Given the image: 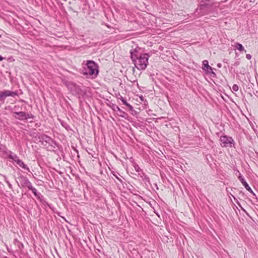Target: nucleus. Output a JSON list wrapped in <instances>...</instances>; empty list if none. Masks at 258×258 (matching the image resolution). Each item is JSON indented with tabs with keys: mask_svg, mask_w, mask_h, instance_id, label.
Masks as SVG:
<instances>
[{
	"mask_svg": "<svg viewBox=\"0 0 258 258\" xmlns=\"http://www.w3.org/2000/svg\"><path fill=\"white\" fill-rule=\"evenodd\" d=\"M141 48L138 46L132 48L130 50L131 57L135 67L139 70H144L148 64L149 56L147 53L141 52Z\"/></svg>",
	"mask_w": 258,
	"mask_h": 258,
	"instance_id": "nucleus-1",
	"label": "nucleus"
},
{
	"mask_svg": "<svg viewBox=\"0 0 258 258\" xmlns=\"http://www.w3.org/2000/svg\"><path fill=\"white\" fill-rule=\"evenodd\" d=\"M84 69L85 72L84 74L85 75L94 76L98 75V67L94 61L88 60L86 63V68H85Z\"/></svg>",
	"mask_w": 258,
	"mask_h": 258,
	"instance_id": "nucleus-2",
	"label": "nucleus"
},
{
	"mask_svg": "<svg viewBox=\"0 0 258 258\" xmlns=\"http://www.w3.org/2000/svg\"><path fill=\"white\" fill-rule=\"evenodd\" d=\"M221 145L224 147H231L233 140L231 137L223 136L220 137Z\"/></svg>",
	"mask_w": 258,
	"mask_h": 258,
	"instance_id": "nucleus-3",
	"label": "nucleus"
},
{
	"mask_svg": "<svg viewBox=\"0 0 258 258\" xmlns=\"http://www.w3.org/2000/svg\"><path fill=\"white\" fill-rule=\"evenodd\" d=\"M203 67L202 69L207 74H209L211 77H215L216 74L213 71L212 68L209 65L208 61L207 60H204L203 61Z\"/></svg>",
	"mask_w": 258,
	"mask_h": 258,
	"instance_id": "nucleus-4",
	"label": "nucleus"
},
{
	"mask_svg": "<svg viewBox=\"0 0 258 258\" xmlns=\"http://www.w3.org/2000/svg\"><path fill=\"white\" fill-rule=\"evenodd\" d=\"M14 113L16 115L15 116V117L20 120L28 119L29 118H33V116L31 114H29L25 112H16Z\"/></svg>",
	"mask_w": 258,
	"mask_h": 258,
	"instance_id": "nucleus-5",
	"label": "nucleus"
},
{
	"mask_svg": "<svg viewBox=\"0 0 258 258\" xmlns=\"http://www.w3.org/2000/svg\"><path fill=\"white\" fill-rule=\"evenodd\" d=\"M18 95L17 92H12L9 90H5L0 92V101L4 100L7 97H14Z\"/></svg>",
	"mask_w": 258,
	"mask_h": 258,
	"instance_id": "nucleus-6",
	"label": "nucleus"
},
{
	"mask_svg": "<svg viewBox=\"0 0 258 258\" xmlns=\"http://www.w3.org/2000/svg\"><path fill=\"white\" fill-rule=\"evenodd\" d=\"M20 183L22 187H26L28 188H31V183L29 181L27 178L22 176L20 178Z\"/></svg>",
	"mask_w": 258,
	"mask_h": 258,
	"instance_id": "nucleus-7",
	"label": "nucleus"
},
{
	"mask_svg": "<svg viewBox=\"0 0 258 258\" xmlns=\"http://www.w3.org/2000/svg\"><path fill=\"white\" fill-rule=\"evenodd\" d=\"M39 141L44 145L45 143L50 144L52 141L51 139L49 137L44 134L40 135L39 136Z\"/></svg>",
	"mask_w": 258,
	"mask_h": 258,
	"instance_id": "nucleus-8",
	"label": "nucleus"
},
{
	"mask_svg": "<svg viewBox=\"0 0 258 258\" xmlns=\"http://www.w3.org/2000/svg\"><path fill=\"white\" fill-rule=\"evenodd\" d=\"M238 179L241 181L243 185L245 187V188L250 192H252V190H251V188L249 187L248 184L247 183L246 181L244 179V178L242 177V176L241 175V174H239V175L238 176Z\"/></svg>",
	"mask_w": 258,
	"mask_h": 258,
	"instance_id": "nucleus-9",
	"label": "nucleus"
},
{
	"mask_svg": "<svg viewBox=\"0 0 258 258\" xmlns=\"http://www.w3.org/2000/svg\"><path fill=\"white\" fill-rule=\"evenodd\" d=\"M16 163L22 168L29 171V168L24 163L22 160H20L19 159L16 161Z\"/></svg>",
	"mask_w": 258,
	"mask_h": 258,
	"instance_id": "nucleus-10",
	"label": "nucleus"
},
{
	"mask_svg": "<svg viewBox=\"0 0 258 258\" xmlns=\"http://www.w3.org/2000/svg\"><path fill=\"white\" fill-rule=\"evenodd\" d=\"M234 47L235 48L239 50L240 51H244V52H246V50L244 49V47L242 46V45L239 43L236 42L234 44Z\"/></svg>",
	"mask_w": 258,
	"mask_h": 258,
	"instance_id": "nucleus-11",
	"label": "nucleus"
},
{
	"mask_svg": "<svg viewBox=\"0 0 258 258\" xmlns=\"http://www.w3.org/2000/svg\"><path fill=\"white\" fill-rule=\"evenodd\" d=\"M29 190H31L32 191V192L34 194V195L35 196H37L38 195H37V190L36 188H34L32 186V185H31V188H28Z\"/></svg>",
	"mask_w": 258,
	"mask_h": 258,
	"instance_id": "nucleus-12",
	"label": "nucleus"
},
{
	"mask_svg": "<svg viewBox=\"0 0 258 258\" xmlns=\"http://www.w3.org/2000/svg\"><path fill=\"white\" fill-rule=\"evenodd\" d=\"M232 91H234V92H237L238 89H239V87L236 84H234L233 86H232Z\"/></svg>",
	"mask_w": 258,
	"mask_h": 258,
	"instance_id": "nucleus-13",
	"label": "nucleus"
},
{
	"mask_svg": "<svg viewBox=\"0 0 258 258\" xmlns=\"http://www.w3.org/2000/svg\"><path fill=\"white\" fill-rule=\"evenodd\" d=\"M4 178L5 179V181L7 182V183L8 184L9 187L10 188H12V184L9 182V181L7 179V177L5 176H4Z\"/></svg>",
	"mask_w": 258,
	"mask_h": 258,
	"instance_id": "nucleus-14",
	"label": "nucleus"
},
{
	"mask_svg": "<svg viewBox=\"0 0 258 258\" xmlns=\"http://www.w3.org/2000/svg\"><path fill=\"white\" fill-rule=\"evenodd\" d=\"M122 102H123V103L125 105H126V106L129 107H131V108H132V106H131V105H130L128 103H127V102H126L124 99H122Z\"/></svg>",
	"mask_w": 258,
	"mask_h": 258,
	"instance_id": "nucleus-15",
	"label": "nucleus"
},
{
	"mask_svg": "<svg viewBox=\"0 0 258 258\" xmlns=\"http://www.w3.org/2000/svg\"><path fill=\"white\" fill-rule=\"evenodd\" d=\"M16 155L15 154H14V153H12V152H10V153H9V157L10 159H13V156H14V155Z\"/></svg>",
	"mask_w": 258,
	"mask_h": 258,
	"instance_id": "nucleus-16",
	"label": "nucleus"
},
{
	"mask_svg": "<svg viewBox=\"0 0 258 258\" xmlns=\"http://www.w3.org/2000/svg\"><path fill=\"white\" fill-rule=\"evenodd\" d=\"M18 159H19L18 157L17 156V155H15L13 156V158L12 160H13V161H14L16 162V161Z\"/></svg>",
	"mask_w": 258,
	"mask_h": 258,
	"instance_id": "nucleus-17",
	"label": "nucleus"
},
{
	"mask_svg": "<svg viewBox=\"0 0 258 258\" xmlns=\"http://www.w3.org/2000/svg\"><path fill=\"white\" fill-rule=\"evenodd\" d=\"M246 58L247 59H250L251 58V55L250 54H247L246 55Z\"/></svg>",
	"mask_w": 258,
	"mask_h": 258,
	"instance_id": "nucleus-18",
	"label": "nucleus"
},
{
	"mask_svg": "<svg viewBox=\"0 0 258 258\" xmlns=\"http://www.w3.org/2000/svg\"><path fill=\"white\" fill-rule=\"evenodd\" d=\"M239 64V62L238 61H236L235 62L234 65L235 66H238Z\"/></svg>",
	"mask_w": 258,
	"mask_h": 258,
	"instance_id": "nucleus-19",
	"label": "nucleus"
},
{
	"mask_svg": "<svg viewBox=\"0 0 258 258\" xmlns=\"http://www.w3.org/2000/svg\"><path fill=\"white\" fill-rule=\"evenodd\" d=\"M4 59V57H3L1 55H0V61Z\"/></svg>",
	"mask_w": 258,
	"mask_h": 258,
	"instance_id": "nucleus-20",
	"label": "nucleus"
},
{
	"mask_svg": "<svg viewBox=\"0 0 258 258\" xmlns=\"http://www.w3.org/2000/svg\"><path fill=\"white\" fill-rule=\"evenodd\" d=\"M217 66H218V68H221V65L220 63L218 64Z\"/></svg>",
	"mask_w": 258,
	"mask_h": 258,
	"instance_id": "nucleus-21",
	"label": "nucleus"
},
{
	"mask_svg": "<svg viewBox=\"0 0 258 258\" xmlns=\"http://www.w3.org/2000/svg\"><path fill=\"white\" fill-rule=\"evenodd\" d=\"M117 109H118V110H120L119 108V107H117Z\"/></svg>",
	"mask_w": 258,
	"mask_h": 258,
	"instance_id": "nucleus-22",
	"label": "nucleus"
}]
</instances>
